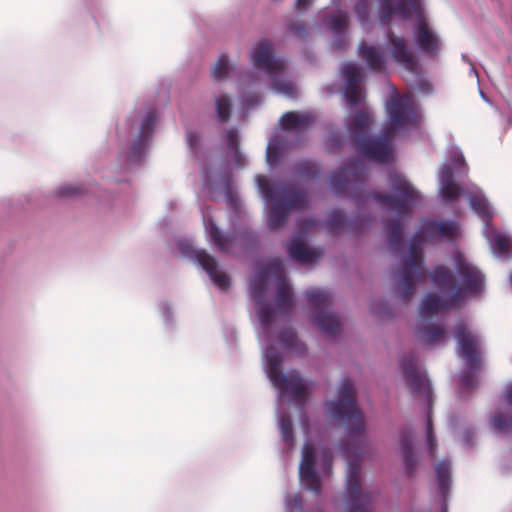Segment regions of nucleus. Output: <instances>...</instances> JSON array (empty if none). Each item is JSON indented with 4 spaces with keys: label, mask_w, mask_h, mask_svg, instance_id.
Masks as SVG:
<instances>
[{
    "label": "nucleus",
    "mask_w": 512,
    "mask_h": 512,
    "mask_svg": "<svg viewBox=\"0 0 512 512\" xmlns=\"http://www.w3.org/2000/svg\"><path fill=\"white\" fill-rule=\"evenodd\" d=\"M280 270V264L272 262L258 267L250 280V296L255 302L256 315L259 321L257 332L258 340L262 346V359L265 373L277 390L276 418L281 432L282 440L288 451L293 449L294 432L290 415L284 410V399L303 402L305 399V387L303 379L297 372L285 374L282 372L283 357L276 350L271 324L275 318V309L271 303L265 301L267 282L270 271Z\"/></svg>",
    "instance_id": "obj_1"
},
{
    "label": "nucleus",
    "mask_w": 512,
    "mask_h": 512,
    "mask_svg": "<svg viewBox=\"0 0 512 512\" xmlns=\"http://www.w3.org/2000/svg\"><path fill=\"white\" fill-rule=\"evenodd\" d=\"M366 166L359 160L349 159L346 165L333 171L329 177V184L336 195H342L350 190V198L357 208L372 200L381 205L385 211H393L400 215L409 213L417 201L418 190L400 173L391 172L389 183L395 194H382L364 189Z\"/></svg>",
    "instance_id": "obj_2"
},
{
    "label": "nucleus",
    "mask_w": 512,
    "mask_h": 512,
    "mask_svg": "<svg viewBox=\"0 0 512 512\" xmlns=\"http://www.w3.org/2000/svg\"><path fill=\"white\" fill-rule=\"evenodd\" d=\"M158 114L155 108H136L128 117L126 124L129 130V144L120 152L123 159L121 169L131 172L140 167L146 160L153 143Z\"/></svg>",
    "instance_id": "obj_3"
},
{
    "label": "nucleus",
    "mask_w": 512,
    "mask_h": 512,
    "mask_svg": "<svg viewBox=\"0 0 512 512\" xmlns=\"http://www.w3.org/2000/svg\"><path fill=\"white\" fill-rule=\"evenodd\" d=\"M455 273L459 285H453L452 272L445 266H436L430 273V278L436 289L446 294L452 304L460 303L466 296L475 295L484 288V274L462 256L455 257Z\"/></svg>",
    "instance_id": "obj_4"
},
{
    "label": "nucleus",
    "mask_w": 512,
    "mask_h": 512,
    "mask_svg": "<svg viewBox=\"0 0 512 512\" xmlns=\"http://www.w3.org/2000/svg\"><path fill=\"white\" fill-rule=\"evenodd\" d=\"M424 0H379L378 18L386 25L393 16L406 20L411 15L417 18L413 36L417 48L424 53L436 55L439 51V38L423 16Z\"/></svg>",
    "instance_id": "obj_5"
},
{
    "label": "nucleus",
    "mask_w": 512,
    "mask_h": 512,
    "mask_svg": "<svg viewBox=\"0 0 512 512\" xmlns=\"http://www.w3.org/2000/svg\"><path fill=\"white\" fill-rule=\"evenodd\" d=\"M255 182L263 201L269 206L267 225L270 229L282 227L290 210L303 209L307 205L306 193L294 186L270 183L263 175H256Z\"/></svg>",
    "instance_id": "obj_6"
},
{
    "label": "nucleus",
    "mask_w": 512,
    "mask_h": 512,
    "mask_svg": "<svg viewBox=\"0 0 512 512\" xmlns=\"http://www.w3.org/2000/svg\"><path fill=\"white\" fill-rule=\"evenodd\" d=\"M208 242L220 253L236 255L239 252L255 250L259 245L258 233L248 226L240 229L234 227L229 232L223 231L216 223L209 206L199 205Z\"/></svg>",
    "instance_id": "obj_7"
},
{
    "label": "nucleus",
    "mask_w": 512,
    "mask_h": 512,
    "mask_svg": "<svg viewBox=\"0 0 512 512\" xmlns=\"http://www.w3.org/2000/svg\"><path fill=\"white\" fill-rule=\"evenodd\" d=\"M340 450L347 460L346 483L343 492V512H374V495L361 485V459L363 450L360 445L350 446L342 442Z\"/></svg>",
    "instance_id": "obj_8"
},
{
    "label": "nucleus",
    "mask_w": 512,
    "mask_h": 512,
    "mask_svg": "<svg viewBox=\"0 0 512 512\" xmlns=\"http://www.w3.org/2000/svg\"><path fill=\"white\" fill-rule=\"evenodd\" d=\"M371 114L360 110L347 123V130L358 153L369 160L388 163L392 158L390 130L383 135L369 136Z\"/></svg>",
    "instance_id": "obj_9"
},
{
    "label": "nucleus",
    "mask_w": 512,
    "mask_h": 512,
    "mask_svg": "<svg viewBox=\"0 0 512 512\" xmlns=\"http://www.w3.org/2000/svg\"><path fill=\"white\" fill-rule=\"evenodd\" d=\"M400 368L406 383L415 396L422 397L427 402L426 412V444L430 458L434 459L436 454L437 440L433 430L431 419L432 409V387L425 370L418 366V358L415 353L404 354L400 360Z\"/></svg>",
    "instance_id": "obj_10"
},
{
    "label": "nucleus",
    "mask_w": 512,
    "mask_h": 512,
    "mask_svg": "<svg viewBox=\"0 0 512 512\" xmlns=\"http://www.w3.org/2000/svg\"><path fill=\"white\" fill-rule=\"evenodd\" d=\"M332 418L342 422L351 441H363L365 424L362 413L354 397V385L349 377L341 379L337 390V399L327 402Z\"/></svg>",
    "instance_id": "obj_11"
},
{
    "label": "nucleus",
    "mask_w": 512,
    "mask_h": 512,
    "mask_svg": "<svg viewBox=\"0 0 512 512\" xmlns=\"http://www.w3.org/2000/svg\"><path fill=\"white\" fill-rule=\"evenodd\" d=\"M466 196L471 210L483 221L482 234L492 254L498 259H509L512 254V239L508 234L498 232L492 225L494 208L483 191L475 186L467 192Z\"/></svg>",
    "instance_id": "obj_12"
},
{
    "label": "nucleus",
    "mask_w": 512,
    "mask_h": 512,
    "mask_svg": "<svg viewBox=\"0 0 512 512\" xmlns=\"http://www.w3.org/2000/svg\"><path fill=\"white\" fill-rule=\"evenodd\" d=\"M250 59L255 67L262 69L270 77L271 89L275 93L288 98L296 96L295 85L284 77L286 61L274 55L268 40H261L253 47Z\"/></svg>",
    "instance_id": "obj_13"
},
{
    "label": "nucleus",
    "mask_w": 512,
    "mask_h": 512,
    "mask_svg": "<svg viewBox=\"0 0 512 512\" xmlns=\"http://www.w3.org/2000/svg\"><path fill=\"white\" fill-rule=\"evenodd\" d=\"M424 242H427L426 239L417 229L409 242V254L402 259L401 267L397 271V287L402 301L409 300L416 284L425 278L424 259L419 250V245Z\"/></svg>",
    "instance_id": "obj_14"
},
{
    "label": "nucleus",
    "mask_w": 512,
    "mask_h": 512,
    "mask_svg": "<svg viewBox=\"0 0 512 512\" xmlns=\"http://www.w3.org/2000/svg\"><path fill=\"white\" fill-rule=\"evenodd\" d=\"M448 159L441 165L438 173V191L443 201L453 203L462 194L461 180L468 175V165L462 150L454 144L447 148Z\"/></svg>",
    "instance_id": "obj_15"
},
{
    "label": "nucleus",
    "mask_w": 512,
    "mask_h": 512,
    "mask_svg": "<svg viewBox=\"0 0 512 512\" xmlns=\"http://www.w3.org/2000/svg\"><path fill=\"white\" fill-rule=\"evenodd\" d=\"M174 244L176 250L171 246V251L201 267L216 287L222 291H226L230 287V278L219 269L216 258L206 250L196 248L191 238L178 236L175 238Z\"/></svg>",
    "instance_id": "obj_16"
},
{
    "label": "nucleus",
    "mask_w": 512,
    "mask_h": 512,
    "mask_svg": "<svg viewBox=\"0 0 512 512\" xmlns=\"http://www.w3.org/2000/svg\"><path fill=\"white\" fill-rule=\"evenodd\" d=\"M456 305L450 302L449 296L443 298L427 293L419 305V315L423 323L415 329V335L422 344L432 346L444 339L443 326L428 323L429 318Z\"/></svg>",
    "instance_id": "obj_17"
},
{
    "label": "nucleus",
    "mask_w": 512,
    "mask_h": 512,
    "mask_svg": "<svg viewBox=\"0 0 512 512\" xmlns=\"http://www.w3.org/2000/svg\"><path fill=\"white\" fill-rule=\"evenodd\" d=\"M311 322L325 335L335 336L341 331L339 316L329 307L332 295L325 289H312L305 293Z\"/></svg>",
    "instance_id": "obj_18"
},
{
    "label": "nucleus",
    "mask_w": 512,
    "mask_h": 512,
    "mask_svg": "<svg viewBox=\"0 0 512 512\" xmlns=\"http://www.w3.org/2000/svg\"><path fill=\"white\" fill-rule=\"evenodd\" d=\"M318 464L324 475H329L332 469V453L325 449L316 456L311 443L305 442L302 447V459L299 465V480L304 490L311 491L317 495L321 491V483L315 464Z\"/></svg>",
    "instance_id": "obj_19"
},
{
    "label": "nucleus",
    "mask_w": 512,
    "mask_h": 512,
    "mask_svg": "<svg viewBox=\"0 0 512 512\" xmlns=\"http://www.w3.org/2000/svg\"><path fill=\"white\" fill-rule=\"evenodd\" d=\"M232 173L226 168L214 171L212 168L204 165L202 167V188L201 192L207 198L215 200L220 195L225 199L234 213L240 214L241 207L238 206L237 193L232 185Z\"/></svg>",
    "instance_id": "obj_20"
},
{
    "label": "nucleus",
    "mask_w": 512,
    "mask_h": 512,
    "mask_svg": "<svg viewBox=\"0 0 512 512\" xmlns=\"http://www.w3.org/2000/svg\"><path fill=\"white\" fill-rule=\"evenodd\" d=\"M454 337L458 344V356L463 359L465 366L472 369L479 368L480 355L478 348L480 346V338L471 333L464 323L456 325Z\"/></svg>",
    "instance_id": "obj_21"
},
{
    "label": "nucleus",
    "mask_w": 512,
    "mask_h": 512,
    "mask_svg": "<svg viewBox=\"0 0 512 512\" xmlns=\"http://www.w3.org/2000/svg\"><path fill=\"white\" fill-rule=\"evenodd\" d=\"M386 108L393 130H400L405 125L414 124L417 121L413 97L409 94L393 96Z\"/></svg>",
    "instance_id": "obj_22"
},
{
    "label": "nucleus",
    "mask_w": 512,
    "mask_h": 512,
    "mask_svg": "<svg viewBox=\"0 0 512 512\" xmlns=\"http://www.w3.org/2000/svg\"><path fill=\"white\" fill-rule=\"evenodd\" d=\"M385 48L396 64L403 66L409 72L416 70L417 63L408 43L390 29L386 33Z\"/></svg>",
    "instance_id": "obj_23"
},
{
    "label": "nucleus",
    "mask_w": 512,
    "mask_h": 512,
    "mask_svg": "<svg viewBox=\"0 0 512 512\" xmlns=\"http://www.w3.org/2000/svg\"><path fill=\"white\" fill-rule=\"evenodd\" d=\"M342 77L345 79L344 98L350 108L357 107L363 100V93L359 87L361 72L352 62L345 63L341 68Z\"/></svg>",
    "instance_id": "obj_24"
},
{
    "label": "nucleus",
    "mask_w": 512,
    "mask_h": 512,
    "mask_svg": "<svg viewBox=\"0 0 512 512\" xmlns=\"http://www.w3.org/2000/svg\"><path fill=\"white\" fill-rule=\"evenodd\" d=\"M418 229L426 241H435L441 237L454 238L458 233L457 222L453 220L436 221L431 218L421 220Z\"/></svg>",
    "instance_id": "obj_25"
},
{
    "label": "nucleus",
    "mask_w": 512,
    "mask_h": 512,
    "mask_svg": "<svg viewBox=\"0 0 512 512\" xmlns=\"http://www.w3.org/2000/svg\"><path fill=\"white\" fill-rule=\"evenodd\" d=\"M288 256L301 264H311L316 262L321 253L316 249L305 244V235H295L291 238L288 249Z\"/></svg>",
    "instance_id": "obj_26"
},
{
    "label": "nucleus",
    "mask_w": 512,
    "mask_h": 512,
    "mask_svg": "<svg viewBox=\"0 0 512 512\" xmlns=\"http://www.w3.org/2000/svg\"><path fill=\"white\" fill-rule=\"evenodd\" d=\"M321 21L329 28L333 33L332 48L334 50H343L346 47V28L348 20L343 17L331 15L327 12L320 13Z\"/></svg>",
    "instance_id": "obj_27"
},
{
    "label": "nucleus",
    "mask_w": 512,
    "mask_h": 512,
    "mask_svg": "<svg viewBox=\"0 0 512 512\" xmlns=\"http://www.w3.org/2000/svg\"><path fill=\"white\" fill-rule=\"evenodd\" d=\"M437 491L441 498L439 512H448L447 499L451 488V461L443 459L435 466Z\"/></svg>",
    "instance_id": "obj_28"
},
{
    "label": "nucleus",
    "mask_w": 512,
    "mask_h": 512,
    "mask_svg": "<svg viewBox=\"0 0 512 512\" xmlns=\"http://www.w3.org/2000/svg\"><path fill=\"white\" fill-rule=\"evenodd\" d=\"M315 121L313 113L305 112H286L279 119V125L285 132H296L300 133L304 129L308 128Z\"/></svg>",
    "instance_id": "obj_29"
},
{
    "label": "nucleus",
    "mask_w": 512,
    "mask_h": 512,
    "mask_svg": "<svg viewBox=\"0 0 512 512\" xmlns=\"http://www.w3.org/2000/svg\"><path fill=\"white\" fill-rule=\"evenodd\" d=\"M420 200V192L418 191V198L412 208H414ZM413 210V209H411ZM393 213V211H391ZM412 211L405 215H400L394 212L396 218L385 223V229L388 235V247L390 250L398 253L403 250V225L402 217L408 216Z\"/></svg>",
    "instance_id": "obj_30"
},
{
    "label": "nucleus",
    "mask_w": 512,
    "mask_h": 512,
    "mask_svg": "<svg viewBox=\"0 0 512 512\" xmlns=\"http://www.w3.org/2000/svg\"><path fill=\"white\" fill-rule=\"evenodd\" d=\"M413 429L410 427L404 428L400 432V448L405 472L412 475L417 466V457L413 447Z\"/></svg>",
    "instance_id": "obj_31"
},
{
    "label": "nucleus",
    "mask_w": 512,
    "mask_h": 512,
    "mask_svg": "<svg viewBox=\"0 0 512 512\" xmlns=\"http://www.w3.org/2000/svg\"><path fill=\"white\" fill-rule=\"evenodd\" d=\"M290 144L288 143L285 136L274 133L270 140L268 141L266 148V162L269 167L275 168L278 167L282 161L284 154L290 149Z\"/></svg>",
    "instance_id": "obj_32"
},
{
    "label": "nucleus",
    "mask_w": 512,
    "mask_h": 512,
    "mask_svg": "<svg viewBox=\"0 0 512 512\" xmlns=\"http://www.w3.org/2000/svg\"><path fill=\"white\" fill-rule=\"evenodd\" d=\"M358 51L365 59L367 67L374 72H381L386 68V55L379 49L361 42Z\"/></svg>",
    "instance_id": "obj_33"
},
{
    "label": "nucleus",
    "mask_w": 512,
    "mask_h": 512,
    "mask_svg": "<svg viewBox=\"0 0 512 512\" xmlns=\"http://www.w3.org/2000/svg\"><path fill=\"white\" fill-rule=\"evenodd\" d=\"M227 152L236 168L242 169L247 165L246 156L239 150V131L236 128L226 130L224 137Z\"/></svg>",
    "instance_id": "obj_34"
},
{
    "label": "nucleus",
    "mask_w": 512,
    "mask_h": 512,
    "mask_svg": "<svg viewBox=\"0 0 512 512\" xmlns=\"http://www.w3.org/2000/svg\"><path fill=\"white\" fill-rule=\"evenodd\" d=\"M86 192L92 193L97 197H102L103 193L96 184H90L87 187L83 184H65L58 187L55 194L59 198L70 199L80 197Z\"/></svg>",
    "instance_id": "obj_35"
},
{
    "label": "nucleus",
    "mask_w": 512,
    "mask_h": 512,
    "mask_svg": "<svg viewBox=\"0 0 512 512\" xmlns=\"http://www.w3.org/2000/svg\"><path fill=\"white\" fill-rule=\"evenodd\" d=\"M292 174L300 179L316 180L321 175V168L317 162L304 159L293 165Z\"/></svg>",
    "instance_id": "obj_36"
},
{
    "label": "nucleus",
    "mask_w": 512,
    "mask_h": 512,
    "mask_svg": "<svg viewBox=\"0 0 512 512\" xmlns=\"http://www.w3.org/2000/svg\"><path fill=\"white\" fill-rule=\"evenodd\" d=\"M276 339L283 349L295 350L296 352H302L305 349L304 344L299 341L295 331L291 328L280 330Z\"/></svg>",
    "instance_id": "obj_37"
},
{
    "label": "nucleus",
    "mask_w": 512,
    "mask_h": 512,
    "mask_svg": "<svg viewBox=\"0 0 512 512\" xmlns=\"http://www.w3.org/2000/svg\"><path fill=\"white\" fill-rule=\"evenodd\" d=\"M293 299L290 288L284 283L280 282L276 291V306L274 307L275 313L288 314L292 309Z\"/></svg>",
    "instance_id": "obj_38"
},
{
    "label": "nucleus",
    "mask_w": 512,
    "mask_h": 512,
    "mask_svg": "<svg viewBox=\"0 0 512 512\" xmlns=\"http://www.w3.org/2000/svg\"><path fill=\"white\" fill-rule=\"evenodd\" d=\"M231 70L229 56L226 53H221L211 69V76L214 81L221 82L229 77Z\"/></svg>",
    "instance_id": "obj_39"
},
{
    "label": "nucleus",
    "mask_w": 512,
    "mask_h": 512,
    "mask_svg": "<svg viewBox=\"0 0 512 512\" xmlns=\"http://www.w3.org/2000/svg\"><path fill=\"white\" fill-rule=\"evenodd\" d=\"M479 368L472 369L471 367L465 366L464 369L459 374V383L460 390L459 393L461 396H464L466 392H469L476 388L477 379L476 374Z\"/></svg>",
    "instance_id": "obj_40"
},
{
    "label": "nucleus",
    "mask_w": 512,
    "mask_h": 512,
    "mask_svg": "<svg viewBox=\"0 0 512 512\" xmlns=\"http://www.w3.org/2000/svg\"><path fill=\"white\" fill-rule=\"evenodd\" d=\"M348 217L341 209L332 210L325 220V226L329 229L347 231Z\"/></svg>",
    "instance_id": "obj_41"
},
{
    "label": "nucleus",
    "mask_w": 512,
    "mask_h": 512,
    "mask_svg": "<svg viewBox=\"0 0 512 512\" xmlns=\"http://www.w3.org/2000/svg\"><path fill=\"white\" fill-rule=\"evenodd\" d=\"M373 218L369 214L359 213L354 217L348 218L347 231L352 233H362L368 229Z\"/></svg>",
    "instance_id": "obj_42"
},
{
    "label": "nucleus",
    "mask_w": 512,
    "mask_h": 512,
    "mask_svg": "<svg viewBox=\"0 0 512 512\" xmlns=\"http://www.w3.org/2000/svg\"><path fill=\"white\" fill-rule=\"evenodd\" d=\"M216 115L220 122L225 123L231 114V101L228 96L221 95L215 99Z\"/></svg>",
    "instance_id": "obj_43"
},
{
    "label": "nucleus",
    "mask_w": 512,
    "mask_h": 512,
    "mask_svg": "<svg viewBox=\"0 0 512 512\" xmlns=\"http://www.w3.org/2000/svg\"><path fill=\"white\" fill-rule=\"evenodd\" d=\"M494 433L500 434L512 430V416L495 415L490 419Z\"/></svg>",
    "instance_id": "obj_44"
},
{
    "label": "nucleus",
    "mask_w": 512,
    "mask_h": 512,
    "mask_svg": "<svg viewBox=\"0 0 512 512\" xmlns=\"http://www.w3.org/2000/svg\"><path fill=\"white\" fill-rule=\"evenodd\" d=\"M370 3L371 0H358L355 4V13L361 26L365 27L370 22Z\"/></svg>",
    "instance_id": "obj_45"
},
{
    "label": "nucleus",
    "mask_w": 512,
    "mask_h": 512,
    "mask_svg": "<svg viewBox=\"0 0 512 512\" xmlns=\"http://www.w3.org/2000/svg\"><path fill=\"white\" fill-rule=\"evenodd\" d=\"M288 33L295 36L301 41H306L309 37V32L307 27L300 22H292L288 25Z\"/></svg>",
    "instance_id": "obj_46"
},
{
    "label": "nucleus",
    "mask_w": 512,
    "mask_h": 512,
    "mask_svg": "<svg viewBox=\"0 0 512 512\" xmlns=\"http://www.w3.org/2000/svg\"><path fill=\"white\" fill-rule=\"evenodd\" d=\"M302 499L299 494L285 496V512H302Z\"/></svg>",
    "instance_id": "obj_47"
},
{
    "label": "nucleus",
    "mask_w": 512,
    "mask_h": 512,
    "mask_svg": "<svg viewBox=\"0 0 512 512\" xmlns=\"http://www.w3.org/2000/svg\"><path fill=\"white\" fill-rule=\"evenodd\" d=\"M186 141L190 151L196 158H199L198 150L200 148V136L196 132L188 131L186 134Z\"/></svg>",
    "instance_id": "obj_48"
},
{
    "label": "nucleus",
    "mask_w": 512,
    "mask_h": 512,
    "mask_svg": "<svg viewBox=\"0 0 512 512\" xmlns=\"http://www.w3.org/2000/svg\"><path fill=\"white\" fill-rule=\"evenodd\" d=\"M159 310L165 325L171 327L173 325V313L170 304L167 301L161 302L159 304Z\"/></svg>",
    "instance_id": "obj_49"
},
{
    "label": "nucleus",
    "mask_w": 512,
    "mask_h": 512,
    "mask_svg": "<svg viewBox=\"0 0 512 512\" xmlns=\"http://www.w3.org/2000/svg\"><path fill=\"white\" fill-rule=\"evenodd\" d=\"M261 102V97L257 93H246L242 96V104L245 108L251 109Z\"/></svg>",
    "instance_id": "obj_50"
},
{
    "label": "nucleus",
    "mask_w": 512,
    "mask_h": 512,
    "mask_svg": "<svg viewBox=\"0 0 512 512\" xmlns=\"http://www.w3.org/2000/svg\"><path fill=\"white\" fill-rule=\"evenodd\" d=\"M413 88L416 91L423 93V94H430L432 92L431 83L427 79H425L421 76H417Z\"/></svg>",
    "instance_id": "obj_51"
},
{
    "label": "nucleus",
    "mask_w": 512,
    "mask_h": 512,
    "mask_svg": "<svg viewBox=\"0 0 512 512\" xmlns=\"http://www.w3.org/2000/svg\"><path fill=\"white\" fill-rule=\"evenodd\" d=\"M475 436L476 431L474 428H466L462 433V444L467 448L473 447L475 445Z\"/></svg>",
    "instance_id": "obj_52"
},
{
    "label": "nucleus",
    "mask_w": 512,
    "mask_h": 512,
    "mask_svg": "<svg viewBox=\"0 0 512 512\" xmlns=\"http://www.w3.org/2000/svg\"><path fill=\"white\" fill-rule=\"evenodd\" d=\"M223 335H224V338L227 342V344L232 347L235 342H236V339H237V333H236V330L233 326H227L224 328L223 330Z\"/></svg>",
    "instance_id": "obj_53"
},
{
    "label": "nucleus",
    "mask_w": 512,
    "mask_h": 512,
    "mask_svg": "<svg viewBox=\"0 0 512 512\" xmlns=\"http://www.w3.org/2000/svg\"><path fill=\"white\" fill-rule=\"evenodd\" d=\"M342 138L339 132L331 133L328 138V143L333 149H337L342 145Z\"/></svg>",
    "instance_id": "obj_54"
},
{
    "label": "nucleus",
    "mask_w": 512,
    "mask_h": 512,
    "mask_svg": "<svg viewBox=\"0 0 512 512\" xmlns=\"http://www.w3.org/2000/svg\"><path fill=\"white\" fill-rule=\"evenodd\" d=\"M330 5L336 10V14H333L334 16L343 17L348 20V13L341 8V0H331Z\"/></svg>",
    "instance_id": "obj_55"
},
{
    "label": "nucleus",
    "mask_w": 512,
    "mask_h": 512,
    "mask_svg": "<svg viewBox=\"0 0 512 512\" xmlns=\"http://www.w3.org/2000/svg\"><path fill=\"white\" fill-rule=\"evenodd\" d=\"M314 2V0H296L295 1V9L299 12V13H303L304 11H306L310 5H312V3Z\"/></svg>",
    "instance_id": "obj_56"
},
{
    "label": "nucleus",
    "mask_w": 512,
    "mask_h": 512,
    "mask_svg": "<svg viewBox=\"0 0 512 512\" xmlns=\"http://www.w3.org/2000/svg\"><path fill=\"white\" fill-rule=\"evenodd\" d=\"M505 400L508 404H512V383L508 384L504 391Z\"/></svg>",
    "instance_id": "obj_57"
},
{
    "label": "nucleus",
    "mask_w": 512,
    "mask_h": 512,
    "mask_svg": "<svg viewBox=\"0 0 512 512\" xmlns=\"http://www.w3.org/2000/svg\"><path fill=\"white\" fill-rule=\"evenodd\" d=\"M462 60L470 65V74L474 75L478 79V73L475 70V67L471 60L467 57L466 54H462Z\"/></svg>",
    "instance_id": "obj_58"
},
{
    "label": "nucleus",
    "mask_w": 512,
    "mask_h": 512,
    "mask_svg": "<svg viewBox=\"0 0 512 512\" xmlns=\"http://www.w3.org/2000/svg\"><path fill=\"white\" fill-rule=\"evenodd\" d=\"M255 77V74L254 73H249L248 74V78L251 80V82H253V78Z\"/></svg>",
    "instance_id": "obj_59"
},
{
    "label": "nucleus",
    "mask_w": 512,
    "mask_h": 512,
    "mask_svg": "<svg viewBox=\"0 0 512 512\" xmlns=\"http://www.w3.org/2000/svg\"><path fill=\"white\" fill-rule=\"evenodd\" d=\"M479 93H480V96H481V98H482L483 100L488 101V100H487V98H486V96H485V94H484L481 90L479 91Z\"/></svg>",
    "instance_id": "obj_60"
},
{
    "label": "nucleus",
    "mask_w": 512,
    "mask_h": 512,
    "mask_svg": "<svg viewBox=\"0 0 512 512\" xmlns=\"http://www.w3.org/2000/svg\"><path fill=\"white\" fill-rule=\"evenodd\" d=\"M166 224H167V220H166V219H163V220L161 221V225H163V226H164V225H166Z\"/></svg>",
    "instance_id": "obj_61"
},
{
    "label": "nucleus",
    "mask_w": 512,
    "mask_h": 512,
    "mask_svg": "<svg viewBox=\"0 0 512 512\" xmlns=\"http://www.w3.org/2000/svg\"><path fill=\"white\" fill-rule=\"evenodd\" d=\"M115 181H116V182H120V181H122V179H120V178H116V179H115Z\"/></svg>",
    "instance_id": "obj_62"
}]
</instances>
